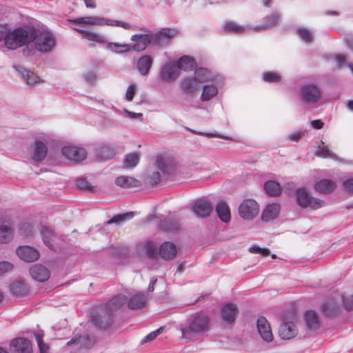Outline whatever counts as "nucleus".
I'll return each mask as SVG.
<instances>
[{
	"instance_id": "61",
	"label": "nucleus",
	"mask_w": 353,
	"mask_h": 353,
	"mask_svg": "<svg viewBox=\"0 0 353 353\" xmlns=\"http://www.w3.org/2000/svg\"><path fill=\"white\" fill-rule=\"evenodd\" d=\"M311 125H312L313 128L319 130V129H321L323 127L324 123H323V122L321 120L316 119V120H314L312 122Z\"/></svg>"
},
{
	"instance_id": "16",
	"label": "nucleus",
	"mask_w": 353,
	"mask_h": 353,
	"mask_svg": "<svg viewBox=\"0 0 353 353\" xmlns=\"http://www.w3.org/2000/svg\"><path fill=\"white\" fill-rule=\"evenodd\" d=\"M297 328L293 322H286L281 324L279 334L283 340H290L296 336Z\"/></svg>"
},
{
	"instance_id": "41",
	"label": "nucleus",
	"mask_w": 353,
	"mask_h": 353,
	"mask_svg": "<svg viewBox=\"0 0 353 353\" xmlns=\"http://www.w3.org/2000/svg\"><path fill=\"white\" fill-rule=\"evenodd\" d=\"M224 30L228 32L242 34L245 31L246 28L244 26H239L232 21H228L225 23Z\"/></svg>"
},
{
	"instance_id": "37",
	"label": "nucleus",
	"mask_w": 353,
	"mask_h": 353,
	"mask_svg": "<svg viewBox=\"0 0 353 353\" xmlns=\"http://www.w3.org/2000/svg\"><path fill=\"white\" fill-rule=\"evenodd\" d=\"M107 48L115 53H124L129 52L131 49V46L128 44H122L116 42H108Z\"/></svg>"
},
{
	"instance_id": "25",
	"label": "nucleus",
	"mask_w": 353,
	"mask_h": 353,
	"mask_svg": "<svg viewBox=\"0 0 353 353\" xmlns=\"http://www.w3.org/2000/svg\"><path fill=\"white\" fill-rule=\"evenodd\" d=\"M314 188L319 193L328 194L336 188V183L330 179H322L315 183Z\"/></svg>"
},
{
	"instance_id": "3",
	"label": "nucleus",
	"mask_w": 353,
	"mask_h": 353,
	"mask_svg": "<svg viewBox=\"0 0 353 353\" xmlns=\"http://www.w3.org/2000/svg\"><path fill=\"white\" fill-rule=\"evenodd\" d=\"M29 47H34L35 50L41 52L50 51L55 45V39L53 34L49 32L30 31Z\"/></svg>"
},
{
	"instance_id": "20",
	"label": "nucleus",
	"mask_w": 353,
	"mask_h": 353,
	"mask_svg": "<svg viewBox=\"0 0 353 353\" xmlns=\"http://www.w3.org/2000/svg\"><path fill=\"white\" fill-rule=\"evenodd\" d=\"M181 87L187 94L194 97L199 88V83L196 79L188 77L183 79Z\"/></svg>"
},
{
	"instance_id": "5",
	"label": "nucleus",
	"mask_w": 353,
	"mask_h": 353,
	"mask_svg": "<svg viewBox=\"0 0 353 353\" xmlns=\"http://www.w3.org/2000/svg\"><path fill=\"white\" fill-rule=\"evenodd\" d=\"M30 32H28L21 28H16L5 36V45L8 49L14 50L26 43L27 48H28V43L30 39Z\"/></svg>"
},
{
	"instance_id": "23",
	"label": "nucleus",
	"mask_w": 353,
	"mask_h": 353,
	"mask_svg": "<svg viewBox=\"0 0 353 353\" xmlns=\"http://www.w3.org/2000/svg\"><path fill=\"white\" fill-rule=\"evenodd\" d=\"M74 30L81 34L83 39L88 41H94L99 44H104L107 43L106 39L98 33L79 28H74Z\"/></svg>"
},
{
	"instance_id": "46",
	"label": "nucleus",
	"mask_w": 353,
	"mask_h": 353,
	"mask_svg": "<svg viewBox=\"0 0 353 353\" xmlns=\"http://www.w3.org/2000/svg\"><path fill=\"white\" fill-rule=\"evenodd\" d=\"M338 307L335 302L330 301L323 304L322 310L327 315H332L337 312Z\"/></svg>"
},
{
	"instance_id": "13",
	"label": "nucleus",
	"mask_w": 353,
	"mask_h": 353,
	"mask_svg": "<svg viewBox=\"0 0 353 353\" xmlns=\"http://www.w3.org/2000/svg\"><path fill=\"white\" fill-rule=\"evenodd\" d=\"M134 42L133 49L136 51L143 50L151 43H154V36L152 34H134L131 37Z\"/></svg>"
},
{
	"instance_id": "29",
	"label": "nucleus",
	"mask_w": 353,
	"mask_h": 353,
	"mask_svg": "<svg viewBox=\"0 0 353 353\" xmlns=\"http://www.w3.org/2000/svg\"><path fill=\"white\" fill-rule=\"evenodd\" d=\"M194 78L196 79L199 84L213 80L211 72L203 68H198L195 70Z\"/></svg>"
},
{
	"instance_id": "52",
	"label": "nucleus",
	"mask_w": 353,
	"mask_h": 353,
	"mask_svg": "<svg viewBox=\"0 0 353 353\" xmlns=\"http://www.w3.org/2000/svg\"><path fill=\"white\" fill-rule=\"evenodd\" d=\"M12 268V264L8 261H3L0 262V275L10 272Z\"/></svg>"
},
{
	"instance_id": "47",
	"label": "nucleus",
	"mask_w": 353,
	"mask_h": 353,
	"mask_svg": "<svg viewBox=\"0 0 353 353\" xmlns=\"http://www.w3.org/2000/svg\"><path fill=\"white\" fill-rule=\"evenodd\" d=\"M92 322L97 327L103 328L110 324V319L108 317L102 318L100 316H94L92 318Z\"/></svg>"
},
{
	"instance_id": "58",
	"label": "nucleus",
	"mask_w": 353,
	"mask_h": 353,
	"mask_svg": "<svg viewBox=\"0 0 353 353\" xmlns=\"http://www.w3.org/2000/svg\"><path fill=\"white\" fill-rule=\"evenodd\" d=\"M163 328L161 327L154 332H150V334H148L147 336H145L143 339V342H148V341H152L154 340L158 334H159V333L161 332V330H162Z\"/></svg>"
},
{
	"instance_id": "51",
	"label": "nucleus",
	"mask_w": 353,
	"mask_h": 353,
	"mask_svg": "<svg viewBox=\"0 0 353 353\" xmlns=\"http://www.w3.org/2000/svg\"><path fill=\"white\" fill-rule=\"evenodd\" d=\"M316 154H334L332 152L330 147L325 144L324 142L321 141L318 146V150Z\"/></svg>"
},
{
	"instance_id": "21",
	"label": "nucleus",
	"mask_w": 353,
	"mask_h": 353,
	"mask_svg": "<svg viewBox=\"0 0 353 353\" xmlns=\"http://www.w3.org/2000/svg\"><path fill=\"white\" fill-rule=\"evenodd\" d=\"M280 212V205L277 203H270L266 205L262 212V219L270 221L277 217Z\"/></svg>"
},
{
	"instance_id": "53",
	"label": "nucleus",
	"mask_w": 353,
	"mask_h": 353,
	"mask_svg": "<svg viewBox=\"0 0 353 353\" xmlns=\"http://www.w3.org/2000/svg\"><path fill=\"white\" fill-rule=\"evenodd\" d=\"M343 303L344 307L348 310H351L353 309V296L352 295H346L343 296Z\"/></svg>"
},
{
	"instance_id": "4",
	"label": "nucleus",
	"mask_w": 353,
	"mask_h": 353,
	"mask_svg": "<svg viewBox=\"0 0 353 353\" xmlns=\"http://www.w3.org/2000/svg\"><path fill=\"white\" fill-rule=\"evenodd\" d=\"M70 21L74 24H80L86 27L109 26L121 27L125 30H130L131 28V26L127 23L98 17H79L72 19Z\"/></svg>"
},
{
	"instance_id": "54",
	"label": "nucleus",
	"mask_w": 353,
	"mask_h": 353,
	"mask_svg": "<svg viewBox=\"0 0 353 353\" xmlns=\"http://www.w3.org/2000/svg\"><path fill=\"white\" fill-rule=\"evenodd\" d=\"M146 252L147 254L150 256L153 257L156 255L157 248L156 245L152 242H148L145 245Z\"/></svg>"
},
{
	"instance_id": "55",
	"label": "nucleus",
	"mask_w": 353,
	"mask_h": 353,
	"mask_svg": "<svg viewBox=\"0 0 353 353\" xmlns=\"http://www.w3.org/2000/svg\"><path fill=\"white\" fill-rule=\"evenodd\" d=\"M249 251L251 253H257L261 254L263 256H268L270 254V250L268 249L261 248L258 246H252L249 248Z\"/></svg>"
},
{
	"instance_id": "38",
	"label": "nucleus",
	"mask_w": 353,
	"mask_h": 353,
	"mask_svg": "<svg viewBox=\"0 0 353 353\" xmlns=\"http://www.w3.org/2000/svg\"><path fill=\"white\" fill-rule=\"evenodd\" d=\"M63 157L65 161V163L70 165H76L78 164L87 163V156H60Z\"/></svg>"
},
{
	"instance_id": "30",
	"label": "nucleus",
	"mask_w": 353,
	"mask_h": 353,
	"mask_svg": "<svg viewBox=\"0 0 353 353\" xmlns=\"http://www.w3.org/2000/svg\"><path fill=\"white\" fill-rule=\"evenodd\" d=\"M11 292L16 296H21L28 292V287L23 281L17 280L10 285Z\"/></svg>"
},
{
	"instance_id": "7",
	"label": "nucleus",
	"mask_w": 353,
	"mask_h": 353,
	"mask_svg": "<svg viewBox=\"0 0 353 353\" xmlns=\"http://www.w3.org/2000/svg\"><path fill=\"white\" fill-rule=\"evenodd\" d=\"M259 206L257 202L251 199H245L239 205V216L245 220H252L258 215Z\"/></svg>"
},
{
	"instance_id": "11",
	"label": "nucleus",
	"mask_w": 353,
	"mask_h": 353,
	"mask_svg": "<svg viewBox=\"0 0 353 353\" xmlns=\"http://www.w3.org/2000/svg\"><path fill=\"white\" fill-rule=\"evenodd\" d=\"M177 33L174 28H163L154 36V43L159 46L167 44Z\"/></svg>"
},
{
	"instance_id": "57",
	"label": "nucleus",
	"mask_w": 353,
	"mask_h": 353,
	"mask_svg": "<svg viewBox=\"0 0 353 353\" xmlns=\"http://www.w3.org/2000/svg\"><path fill=\"white\" fill-rule=\"evenodd\" d=\"M135 94V86L134 85H130L128 86L126 94H125V98L128 101H132L134 96Z\"/></svg>"
},
{
	"instance_id": "39",
	"label": "nucleus",
	"mask_w": 353,
	"mask_h": 353,
	"mask_svg": "<svg viewBox=\"0 0 353 353\" xmlns=\"http://www.w3.org/2000/svg\"><path fill=\"white\" fill-rule=\"evenodd\" d=\"M126 302V299L124 295L119 294L107 303V307L110 310H114L119 308Z\"/></svg>"
},
{
	"instance_id": "33",
	"label": "nucleus",
	"mask_w": 353,
	"mask_h": 353,
	"mask_svg": "<svg viewBox=\"0 0 353 353\" xmlns=\"http://www.w3.org/2000/svg\"><path fill=\"white\" fill-rule=\"evenodd\" d=\"M41 234L43 243L50 249L53 248L52 241L55 237L53 232L46 226H42L41 228Z\"/></svg>"
},
{
	"instance_id": "44",
	"label": "nucleus",
	"mask_w": 353,
	"mask_h": 353,
	"mask_svg": "<svg viewBox=\"0 0 353 353\" xmlns=\"http://www.w3.org/2000/svg\"><path fill=\"white\" fill-rule=\"evenodd\" d=\"M85 150L83 148L74 145H68L63 148L62 154H85Z\"/></svg>"
},
{
	"instance_id": "28",
	"label": "nucleus",
	"mask_w": 353,
	"mask_h": 353,
	"mask_svg": "<svg viewBox=\"0 0 353 353\" xmlns=\"http://www.w3.org/2000/svg\"><path fill=\"white\" fill-rule=\"evenodd\" d=\"M305 321L308 328L315 330L319 327L320 323L317 314L309 310L305 313Z\"/></svg>"
},
{
	"instance_id": "48",
	"label": "nucleus",
	"mask_w": 353,
	"mask_h": 353,
	"mask_svg": "<svg viewBox=\"0 0 353 353\" xmlns=\"http://www.w3.org/2000/svg\"><path fill=\"white\" fill-rule=\"evenodd\" d=\"M298 34L299 37L306 42H312L313 40V37L310 30L304 28H299L297 30Z\"/></svg>"
},
{
	"instance_id": "34",
	"label": "nucleus",
	"mask_w": 353,
	"mask_h": 353,
	"mask_svg": "<svg viewBox=\"0 0 353 353\" xmlns=\"http://www.w3.org/2000/svg\"><path fill=\"white\" fill-rule=\"evenodd\" d=\"M178 69H182L184 70H192L196 66V62L194 59H192L188 56H183L178 61L176 65Z\"/></svg>"
},
{
	"instance_id": "36",
	"label": "nucleus",
	"mask_w": 353,
	"mask_h": 353,
	"mask_svg": "<svg viewBox=\"0 0 353 353\" xmlns=\"http://www.w3.org/2000/svg\"><path fill=\"white\" fill-rule=\"evenodd\" d=\"M121 168L125 170H132L140 162L139 156H123Z\"/></svg>"
},
{
	"instance_id": "56",
	"label": "nucleus",
	"mask_w": 353,
	"mask_h": 353,
	"mask_svg": "<svg viewBox=\"0 0 353 353\" xmlns=\"http://www.w3.org/2000/svg\"><path fill=\"white\" fill-rule=\"evenodd\" d=\"M77 185L79 188L82 190H91V185L86 181L85 179H79L77 181Z\"/></svg>"
},
{
	"instance_id": "17",
	"label": "nucleus",
	"mask_w": 353,
	"mask_h": 353,
	"mask_svg": "<svg viewBox=\"0 0 353 353\" xmlns=\"http://www.w3.org/2000/svg\"><path fill=\"white\" fill-rule=\"evenodd\" d=\"M13 230L10 222L4 219H0V243H8L13 238Z\"/></svg>"
},
{
	"instance_id": "8",
	"label": "nucleus",
	"mask_w": 353,
	"mask_h": 353,
	"mask_svg": "<svg viewBox=\"0 0 353 353\" xmlns=\"http://www.w3.org/2000/svg\"><path fill=\"white\" fill-rule=\"evenodd\" d=\"M321 95V89L315 84H305L301 88V97L304 103H316L319 101Z\"/></svg>"
},
{
	"instance_id": "24",
	"label": "nucleus",
	"mask_w": 353,
	"mask_h": 353,
	"mask_svg": "<svg viewBox=\"0 0 353 353\" xmlns=\"http://www.w3.org/2000/svg\"><path fill=\"white\" fill-rule=\"evenodd\" d=\"M148 297L145 293L139 292L132 296L128 301V306L130 309H140L145 306Z\"/></svg>"
},
{
	"instance_id": "22",
	"label": "nucleus",
	"mask_w": 353,
	"mask_h": 353,
	"mask_svg": "<svg viewBox=\"0 0 353 353\" xmlns=\"http://www.w3.org/2000/svg\"><path fill=\"white\" fill-rule=\"evenodd\" d=\"M176 248L174 243L170 242L163 243L159 248V254L161 257L166 260H170L176 255Z\"/></svg>"
},
{
	"instance_id": "63",
	"label": "nucleus",
	"mask_w": 353,
	"mask_h": 353,
	"mask_svg": "<svg viewBox=\"0 0 353 353\" xmlns=\"http://www.w3.org/2000/svg\"><path fill=\"white\" fill-rule=\"evenodd\" d=\"M39 345V350H40V353H48V351L49 350V346L44 343H41L40 344L38 345Z\"/></svg>"
},
{
	"instance_id": "14",
	"label": "nucleus",
	"mask_w": 353,
	"mask_h": 353,
	"mask_svg": "<svg viewBox=\"0 0 353 353\" xmlns=\"http://www.w3.org/2000/svg\"><path fill=\"white\" fill-rule=\"evenodd\" d=\"M30 274L34 280L39 282H45L50 276V271L39 264H35L30 268Z\"/></svg>"
},
{
	"instance_id": "42",
	"label": "nucleus",
	"mask_w": 353,
	"mask_h": 353,
	"mask_svg": "<svg viewBox=\"0 0 353 353\" xmlns=\"http://www.w3.org/2000/svg\"><path fill=\"white\" fill-rule=\"evenodd\" d=\"M281 79V76L276 72L268 71L263 74V81L268 83H278Z\"/></svg>"
},
{
	"instance_id": "40",
	"label": "nucleus",
	"mask_w": 353,
	"mask_h": 353,
	"mask_svg": "<svg viewBox=\"0 0 353 353\" xmlns=\"http://www.w3.org/2000/svg\"><path fill=\"white\" fill-rule=\"evenodd\" d=\"M264 188L265 192L271 196L277 195L281 191L279 183L274 181H268L265 183Z\"/></svg>"
},
{
	"instance_id": "45",
	"label": "nucleus",
	"mask_w": 353,
	"mask_h": 353,
	"mask_svg": "<svg viewBox=\"0 0 353 353\" xmlns=\"http://www.w3.org/2000/svg\"><path fill=\"white\" fill-rule=\"evenodd\" d=\"M21 74L28 85H34L39 81L38 76L32 71L24 70Z\"/></svg>"
},
{
	"instance_id": "62",
	"label": "nucleus",
	"mask_w": 353,
	"mask_h": 353,
	"mask_svg": "<svg viewBox=\"0 0 353 353\" xmlns=\"http://www.w3.org/2000/svg\"><path fill=\"white\" fill-rule=\"evenodd\" d=\"M336 60L339 67H342L346 61V58L344 55L339 54L336 57Z\"/></svg>"
},
{
	"instance_id": "6",
	"label": "nucleus",
	"mask_w": 353,
	"mask_h": 353,
	"mask_svg": "<svg viewBox=\"0 0 353 353\" xmlns=\"http://www.w3.org/2000/svg\"><path fill=\"white\" fill-rule=\"evenodd\" d=\"M296 199L298 205L303 208L317 210L324 205V201L310 195L305 188H298L296 190Z\"/></svg>"
},
{
	"instance_id": "26",
	"label": "nucleus",
	"mask_w": 353,
	"mask_h": 353,
	"mask_svg": "<svg viewBox=\"0 0 353 353\" xmlns=\"http://www.w3.org/2000/svg\"><path fill=\"white\" fill-rule=\"evenodd\" d=\"M216 211L222 221L227 223L230 221V210L227 203L220 201L216 204Z\"/></svg>"
},
{
	"instance_id": "27",
	"label": "nucleus",
	"mask_w": 353,
	"mask_h": 353,
	"mask_svg": "<svg viewBox=\"0 0 353 353\" xmlns=\"http://www.w3.org/2000/svg\"><path fill=\"white\" fill-rule=\"evenodd\" d=\"M152 64V59L149 55H144L139 59L137 61V69L141 75H145Z\"/></svg>"
},
{
	"instance_id": "18",
	"label": "nucleus",
	"mask_w": 353,
	"mask_h": 353,
	"mask_svg": "<svg viewBox=\"0 0 353 353\" xmlns=\"http://www.w3.org/2000/svg\"><path fill=\"white\" fill-rule=\"evenodd\" d=\"M212 209L213 207L212 204L206 200L197 201L192 208L193 212L199 217H206L209 216Z\"/></svg>"
},
{
	"instance_id": "2",
	"label": "nucleus",
	"mask_w": 353,
	"mask_h": 353,
	"mask_svg": "<svg viewBox=\"0 0 353 353\" xmlns=\"http://www.w3.org/2000/svg\"><path fill=\"white\" fill-rule=\"evenodd\" d=\"M208 318L203 314H196L192 316L188 323L181 325L179 330L182 338L192 340L194 337L208 329Z\"/></svg>"
},
{
	"instance_id": "49",
	"label": "nucleus",
	"mask_w": 353,
	"mask_h": 353,
	"mask_svg": "<svg viewBox=\"0 0 353 353\" xmlns=\"http://www.w3.org/2000/svg\"><path fill=\"white\" fill-rule=\"evenodd\" d=\"M305 133L303 131L299 130L292 132L286 137V140L290 142H298L302 139Z\"/></svg>"
},
{
	"instance_id": "50",
	"label": "nucleus",
	"mask_w": 353,
	"mask_h": 353,
	"mask_svg": "<svg viewBox=\"0 0 353 353\" xmlns=\"http://www.w3.org/2000/svg\"><path fill=\"white\" fill-rule=\"evenodd\" d=\"M34 148L37 154H47V146L43 141L39 140L36 141Z\"/></svg>"
},
{
	"instance_id": "9",
	"label": "nucleus",
	"mask_w": 353,
	"mask_h": 353,
	"mask_svg": "<svg viewBox=\"0 0 353 353\" xmlns=\"http://www.w3.org/2000/svg\"><path fill=\"white\" fill-rule=\"evenodd\" d=\"M10 351L12 353H32L30 341L25 338H17L10 343Z\"/></svg>"
},
{
	"instance_id": "32",
	"label": "nucleus",
	"mask_w": 353,
	"mask_h": 353,
	"mask_svg": "<svg viewBox=\"0 0 353 353\" xmlns=\"http://www.w3.org/2000/svg\"><path fill=\"white\" fill-rule=\"evenodd\" d=\"M279 14H273L267 18L264 24L255 27L254 30L256 31H261V30H265L268 28H273L279 23Z\"/></svg>"
},
{
	"instance_id": "10",
	"label": "nucleus",
	"mask_w": 353,
	"mask_h": 353,
	"mask_svg": "<svg viewBox=\"0 0 353 353\" xmlns=\"http://www.w3.org/2000/svg\"><path fill=\"white\" fill-rule=\"evenodd\" d=\"M16 252L17 256L26 262L37 261L39 257L38 250L28 245L19 246Z\"/></svg>"
},
{
	"instance_id": "60",
	"label": "nucleus",
	"mask_w": 353,
	"mask_h": 353,
	"mask_svg": "<svg viewBox=\"0 0 353 353\" xmlns=\"http://www.w3.org/2000/svg\"><path fill=\"white\" fill-rule=\"evenodd\" d=\"M100 152L103 153H112L114 152L113 147L110 144H103L99 148Z\"/></svg>"
},
{
	"instance_id": "43",
	"label": "nucleus",
	"mask_w": 353,
	"mask_h": 353,
	"mask_svg": "<svg viewBox=\"0 0 353 353\" xmlns=\"http://www.w3.org/2000/svg\"><path fill=\"white\" fill-rule=\"evenodd\" d=\"M134 216L133 212H127L124 214H119L114 217H112L110 220L107 222V224L111 223H121L127 220L132 219Z\"/></svg>"
},
{
	"instance_id": "19",
	"label": "nucleus",
	"mask_w": 353,
	"mask_h": 353,
	"mask_svg": "<svg viewBox=\"0 0 353 353\" xmlns=\"http://www.w3.org/2000/svg\"><path fill=\"white\" fill-rule=\"evenodd\" d=\"M179 76V70L174 63H169L162 67L161 71V78L166 81L175 80Z\"/></svg>"
},
{
	"instance_id": "1",
	"label": "nucleus",
	"mask_w": 353,
	"mask_h": 353,
	"mask_svg": "<svg viewBox=\"0 0 353 353\" xmlns=\"http://www.w3.org/2000/svg\"><path fill=\"white\" fill-rule=\"evenodd\" d=\"M179 166L174 156H154L146 170V180L152 185H157L162 176L174 174Z\"/></svg>"
},
{
	"instance_id": "12",
	"label": "nucleus",
	"mask_w": 353,
	"mask_h": 353,
	"mask_svg": "<svg viewBox=\"0 0 353 353\" xmlns=\"http://www.w3.org/2000/svg\"><path fill=\"white\" fill-rule=\"evenodd\" d=\"M257 329L259 334L264 341L270 342L273 340V334L270 325L265 317L261 316L258 319Z\"/></svg>"
},
{
	"instance_id": "59",
	"label": "nucleus",
	"mask_w": 353,
	"mask_h": 353,
	"mask_svg": "<svg viewBox=\"0 0 353 353\" xmlns=\"http://www.w3.org/2000/svg\"><path fill=\"white\" fill-rule=\"evenodd\" d=\"M343 185L345 191L353 192V178L345 181Z\"/></svg>"
},
{
	"instance_id": "15",
	"label": "nucleus",
	"mask_w": 353,
	"mask_h": 353,
	"mask_svg": "<svg viewBox=\"0 0 353 353\" xmlns=\"http://www.w3.org/2000/svg\"><path fill=\"white\" fill-rule=\"evenodd\" d=\"M239 310L236 306L232 303H227L222 307L221 315L223 321L228 324L234 322Z\"/></svg>"
},
{
	"instance_id": "64",
	"label": "nucleus",
	"mask_w": 353,
	"mask_h": 353,
	"mask_svg": "<svg viewBox=\"0 0 353 353\" xmlns=\"http://www.w3.org/2000/svg\"><path fill=\"white\" fill-rule=\"evenodd\" d=\"M95 157L96 159L94 161H105L112 159L110 156H95Z\"/></svg>"
},
{
	"instance_id": "35",
	"label": "nucleus",
	"mask_w": 353,
	"mask_h": 353,
	"mask_svg": "<svg viewBox=\"0 0 353 353\" xmlns=\"http://www.w3.org/2000/svg\"><path fill=\"white\" fill-rule=\"evenodd\" d=\"M218 93L217 88L214 85H208L203 87V90L201 96L202 101H209L215 97Z\"/></svg>"
},
{
	"instance_id": "31",
	"label": "nucleus",
	"mask_w": 353,
	"mask_h": 353,
	"mask_svg": "<svg viewBox=\"0 0 353 353\" xmlns=\"http://www.w3.org/2000/svg\"><path fill=\"white\" fill-rule=\"evenodd\" d=\"M138 183L134 178L127 176H120L115 179L117 185L125 188L137 186Z\"/></svg>"
}]
</instances>
